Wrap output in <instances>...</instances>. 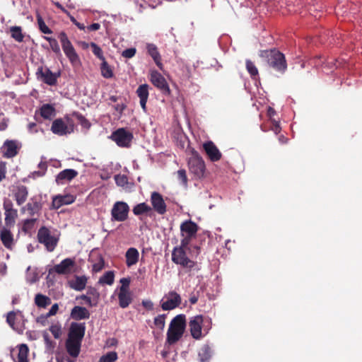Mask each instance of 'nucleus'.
<instances>
[{
	"mask_svg": "<svg viewBox=\"0 0 362 362\" xmlns=\"http://www.w3.org/2000/svg\"><path fill=\"white\" fill-rule=\"evenodd\" d=\"M185 315L180 314L175 316L170 322L167 332V342L173 344L180 340L185 332Z\"/></svg>",
	"mask_w": 362,
	"mask_h": 362,
	"instance_id": "nucleus-2",
	"label": "nucleus"
},
{
	"mask_svg": "<svg viewBox=\"0 0 362 362\" xmlns=\"http://www.w3.org/2000/svg\"><path fill=\"white\" fill-rule=\"evenodd\" d=\"M71 317L76 320H81L89 318L90 313L84 307L75 306L71 312Z\"/></svg>",
	"mask_w": 362,
	"mask_h": 362,
	"instance_id": "nucleus-27",
	"label": "nucleus"
},
{
	"mask_svg": "<svg viewBox=\"0 0 362 362\" xmlns=\"http://www.w3.org/2000/svg\"><path fill=\"white\" fill-rule=\"evenodd\" d=\"M76 265L74 259L71 258H66L59 264H56L53 270L59 274H69L74 272Z\"/></svg>",
	"mask_w": 362,
	"mask_h": 362,
	"instance_id": "nucleus-14",
	"label": "nucleus"
},
{
	"mask_svg": "<svg viewBox=\"0 0 362 362\" xmlns=\"http://www.w3.org/2000/svg\"><path fill=\"white\" fill-rule=\"evenodd\" d=\"M78 175L77 171L73 169H66L60 172L56 177L57 185H64L73 180Z\"/></svg>",
	"mask_w": 362,
	"mask_h": 362,
	"instance_id": "nucleus-18",
	"label": "nucleus"
},
{
	"mask_svg": "<svg viewBox=\"0 0 362 362\" xmlns=\"http://www.w3.org/2000/svg\"><path fill=\"white\" fill-rule=\"evenodd\" d=\"M58 310H59L58 304L57 303H54V305H52V306L51 307L50 310L47 313V315H46L47 317H49L55 315L57 314Z\"/></svg>",
	"mask_w": 362,
	"mask_h": 362,
	"instance_id": "nucleus-56",
	"label": "nucleus"
},
{
	"mask_svg": "<svg viewBox=\"0 0 362 362\" xmlns=\"http://www.w3.org/2000/svg\"><path fill=\"white\" fill-rule=\"evenodd\" d=\"M116 184L118 186L124 187L128 182V179L124 175H117L115 177Z\"/></svg>",
	"mask_w": 362,
	"mask_h": 362,
	"instance_id": "nucleus-50",
	"label": "nucleus"
},
{
	"mask_svg": "<svg viewBox=\"0 0 362 362\" xmlns=\"http://www.w3.org/2000/svg\"><path fill=\"white\" fill-rule=\"evenodd\" d=\"M129 207L126 202H117L112 206L111 215L114 220L117 221H124L128 217Z\"/></svg>",
	"mask_w": 362,
	"mask_h": 362,
	"instance_id": "nucleus-10",
	"label": "nucleus"
},
{
	"mask_svg": "<svg viewBox=\"0 0 362 362\" xmlns=\"http://www.w3.org/2000/svg\"><path fill=\"white\" fill-rule=\"evenodd\" d=\"M76 117L78 119V121L79 124L81 125V127L87 131L90 127L91 124L90 122L86 119L83 115H77Z\"/></svg>",
	"mask_w": 362,
	"mask_h": 362,
	"instance_id": "nucleus-49",
	"label": "nucleus"
},
{
	"mask_svg": "<svg viewBox=\"0 0 362 362\" xmlns=\"http://www.w3.org/2000/svg\"><path fill=\"white\" fill-rule=\"evenodd\" d=\"M101 74L104 78H110L113 76V72L110 66L108 65L105 59L101 64Z\"/></svg>",
	"mask_w": 362,
	"mask_h": 362,
	"instance_id": "nucleus-39",
	"label": "nucleus"
},
{
	"mask_svg": "<svg viewBox=\"0 0 362 362\" xmlns=\"http://www.w3.org/2000/svg\"><path fill=\"white\" fill-rule=\"evenodd\" d=\"M5 211V224L7 227H13L18 217V211L13 208V203L9 199H5L3 204Z\"/></svg>",
	"mask_w": 362,
	"mask_h": 362,
	"instance_id": "nucleus-11",
	"label": "nucleus"
},
{
	"mask_svg": "<svg viewBox=\"0 0 362 362\" xmlns=\"http://www.w3.org/2000/svg\"><path fill=\"white\" fill-rule=\"evenodd\" d=\"M41 210V205L37 202H28L26 205L23 206L21 212L30 216L37 214Z\"/></svg>",
	"mask_w": 362,
	"mask_h": 362,
	"instance_id": "nucleus-22",
	"label": "nucleus"
},
{
	"mask_svg": "<svg viewBox=\"0 0 362 362\" xmlns=\"http://www.w3.org/2000/svg\"><path fill=\"white\" fill-rule=\"evenodd\" d=\"M28 196V192L26 187L23 185L17 187L14 197L18 205L23 204L26 201Z\"/></svg>",
	"mask_w": 362,
	"mask_h": 362,
	"instance_id": "nucleus-29",
	"label": "nucleus"
},
{
	"mask_svg": "<svg viewBox=\"0 0 362 362\" xmlns=\"http://www.w3.org/2000/svg\"><path fill=\"white\" fill-rule=\"evenodd\" d=\"M147 50L148 54L152 57V58L156 63V64L160 66L161 65L160 62V57L157 50L156 46L153 44H148Z\"/></svg>",
	"mask_w": 362,
	"mask_h": 362,
	"instance_id": "nucleus-36",
	"label": "nucleus"
},
{
	"mask_svg": "<svg viewBox=\"0 0 362 362\" xmlns=\"http://www.w3.org/2000/svg\"><path fill=\"white\" fill-rule=\"evenodd\" d=\"M38 241L43 244L49 252H52L58 243V238L52 235L50 230L46 227H42L37 233Z\"/></svg>",
	"mask_w": 362,
	"mask_h": 362,
	"instance_id": "nucleus-6",
	"label": "nucleus"
},
{
	"mask_svg": "<svg viewBox=\"0 0 362 362\" xmlns=\"http://www.w3.org/2000/svg\"><path fill=\"white\" fill-rule=\"evenodd\" d=\"M189 168L190 172L195 176L202 177L204 175L205 170L204 162L199 156H194L189 160Z\"/></svg>",
	"mask_w": 362,
	"mask_h": 362,
	"instance_id": "nucleus-12",
	"label": "nucleus"
},
{
	"mask_svg": "<svg viewBox=\"0 0 362 362\" xmlns=\"http://www.w3.org/2000/svg\"><path fill=\"white\" fill-rule=\"evenodd\" d=\"M75 201V197L71 194L58 195L53 198L52 206L59 209L62 205L70 204Z\"/></svg>",
	"mask_w": 362,
	"mask_h": 362,
	"instance_id": "nucleus-21",
	"label": "nucleus"
},
{
	"mask_svg": "<svg viewBox=\"0 0 362 362\" xmlns=\"http://www.w3.org/2000/svg\"><path fill=\"white\" fill-rule=\"evenodd\" d=\"M125 257L126 264L127 267H130L138 262L139 257V251L134 247H130L126 252Z\"/></svg>",
	"mask_w": 362,
	"mask_h": 362,
	"instance_id": "nucleus-28",
	"label": "nucleus"
},
{
	"mask_svg": "<svg viewBox=\"0 0 362 362\" xmlns=\"http://www.w3.org/2000/svg\"><path fill=\"white\" fill-rule=\"evenodd\" d=\"M151 83L159 88L163 93L169 94L170 88L165 78L158 71H153L151 74Z\"/></svg>",
	"mask_w": 362,
	"mask_h": 362,
	"instance_id": "nucleus-15",
	"label": "nucleus"
},
{
	"mask_svg": "<svg viewBox=\"0 0 362 362\" xmlns=\"http://www.w3.org/2000/svg\"><path fill=\"white\" fill-rule=\"evenodd\" d=\"M199 356L200 358L201 362H205L210 357V349L208 346H204L200 352L199 353Z\"/></svg>",
	"mask_w": 362,
	"mask_h": 362,
	"instance_id": "nucleus-47",
	"label": "nucleus"
},
{
	"mask_svg": "<svg viewBox=\"0 0 362 362\" xmlns=\"http://www.w3.org/2000/svg\"><path fill=\"white\" fill-rule=\"evenodd\" d=\"M56 361H57V362H64V354L61 353L59 351H57L56 352Z\"/></svg>",
	"mask_w": 362,
	"mask_h": 362,
	"instance_id": "nucleus-63",
	"label": "nucleus"
},
{
	"mask_svg": "<svg viewBox=\"0 0 362 362\" xmlns=\"http://www.w3.org/2000/svg\"><path fill=\"white\" fill-rule=\"evenodd\" d=\"M51 43L49 44L52 49L53 50V52H54L55 53H59L60 52V48H59V46L58 45V42L56 40H51Z\"/></svg>",
	"mask_w": 362,
	"mask_h": 362,
	"instance_id": "nucleus-57",
	"label": "nucleus"
},
{
	"mask_svg": "<svg viewBox=\"0 0 362 362\" xmlns=\"http://www.w3.org/2000/svg\"><path fill=\"white\" fill-rule=\"evenodd\" d=\"M203 148L211 161H217L221 159V153L212 141L204 143Z\"/></svg>",
	"mask_w": 362,
	"mask_h": 362,
	"instance_id": "nucleus-17",
	"label": "nucleus"
},
{
	"mask_svg": "<svg viewBox=\"0 0 362 362\" xmlns=\"http://www.w3.org/2000/svg\"><path fill=\"white\" fill-rule=\"evenodd\" d=\"M36 221L37 218L25 219L23 221L22 230L25 233L30 231L34 228Z\"/></svg>",
	"mask_w": 362,
	"mask_h": 362,
	"instance_id": "nucleus-44",
	"label": "nucleus"
},
{
	"mask_svg": "<svg viewBox=\"0 0 362 362\" xmlns=\"http://www.w3.org/2000/svg\"><path fill=\"white\" fill-rule=\"evenodd\" d=\"M151 202L153 209L159 214H163L166 211V205L162 196L153 192L151 195Z\"/></svg>",
	"mask_w": 362,
	"mask_h": 362,
	"instance_id": "nucleus-16",
	"label": "nucleus"
},
{
	"mask_svg": "<svg viewBox=\"0 0 362 362\" xmlns=\"http://www.w3.org/2000/svg\"><path fill=\"white\" fill-rule=\"evenodd\" d=\"M11 37L17 42H21L23 40L24 35L20 26H12L10 28Z\"/></svg>",
	"mask_w": 362,
	"mask_h": 362,
	"instance_id": "nucleus-37",
	"label": "nucleus"
},
{
	"mask_svg": "<svg viewBox=\"0 0 362 362\" xmlns=\"http://www.w3.org/2000/svg\"><path fill=\"white\" fill-rule=\"evenodd\" d=\"M182 239L181 240L180 245L177 247L188 250V245L192 237H188L187 235H182Z\"/></svg>",
	"mask_w": 362,
	"mask_h": 362,
	"instance_id": "nucleus-53",
	"label": "nucleus"
},
{
	"mask_svg": "<svg viewBox=\"0 0 362 362\" xmlns=\"http://www.w3.org/2000/svg\"><path fill=\"white\" fill-rule=\"evenodd\" d=\"M85 333V327L82 324L72 323L68 339L81 341Z\"/></svg>",
	"mask_w": 362,
	"mask_h": 362,
	"instance_id": "nucleus-19",
	"label": "nucleus"
},
{
	"mask_svg": "<svg viewBox=\"0 0 362 362\" xmlns=\"http://www.w3.org/2000/svg\"><path fill=\"white\" fill-rule=\"evenodd\" d=\"M211 320L199 315L189 319V327L192 337L195 339H200L208 334L211 328Z\"/></svg>",
	"mask_w": 362,
	"mask_h": 362,
	"instance_id": "nucleus-1",
	"label": "nucleus"
},
{
	"mask_svg": "<svg viewBox=\"0 0 362 362\" xmlns=\"http://www.w3.org/2000/svg\"><path fill=\"white\" fill-rule=\"evenodd\" d=\"M151 207L146 204L145 202L136 204L132 209L134 215L139 216L144 214H148L151 212Z\"/></svg>",
	"mask_w": 362,
	"mask_h": 362,
	"instance_id": "nucleus-32",
	"label": "nucleus"
},
{
	"mask_svg": "<svg viewBox=\"0 0 362 362\" xmlns=\"http://www.w3.org/2000/svg\"><path fill=\"white\" fill-rule=\"evenodd\" d=\"M15 320H16V313L15 312H10L7 315L6 321L8 323V325L16 331H17L18 333H22L23 329L22 328H18L15 327Z\"/></svg>",
	"mask_w": 362,
	"mask_h": 362,
	"instance_id": "nucleus-41",
	"label": "nucleus"
},
{
	"mask_svg": "<svg viewBox=\"0 0 362 362\" xmlns=\"http://www.w3.org/2000/svg\"><path fill=\"white\" fill-rule=\"evenodd\" d=\"M40 170L35 171L32 173V177L35 178L37 177H41L45 175L47 169V163L45 162H40L38 165Z\"/></svg>",
	"mask_w": 362,
	"mask_h": 362,
	"instance_id": "nucleus-46",
	"label": "nucleus"
},
{
	"mask_svg": "<svg viewBox=\"0 0 362 362\" xmlns=\"http://www.w3.org/2000/svg\"><path fill=\"white\" fill-rule=\"evenodd\" d=\"M119 305L125 308L132 303V295L129 291H125L124 288H119L118 293Z\"/></svg>",
	"mask_w": 362,
	"mask_h": 362,
	"instance_id": "nucleus-26",
	"label": "nucleus"
},
{
	"mask_svg": "<svg viewBox=\"0 0 362 362\" xmlns=\"http://www.w3.org/2000/svg\"><path fill=\"white\" fill-rule=\"evenodd\" d=\"M100 28V25L98 23H93L91 24L88 28V29L89 30H99Z\"/></svg>",
	"mask_w": 362,
	"mask_h": 362,
	"instance_id": "nucleus-64",
	"label": "nucleus"
},
{
	"mask_svg": "<svg viewBox=\"0 0 362 362\" xmlns=\"http://www.w3.org/2000/svg\"><path fill=\"white\" fill-rule=\"evenodd\" d=\"M37 77L44 83L53 86L57 83L59 74L52 72L48 68L40 67L37 71Z\"/></svg>",
	"mask_w": 362,
	"mask_h": 362,
	"instance_id": "nucleus-13",
	"label": "nucleus"
},
{
	"mask_svg": "<svg viewBox=\"0 0 362 362\" xmlns=\"http://www.w3.org/2000/svg\"><path fill=\"white\" fill-rule=\"evenodd\" d=\"M49 331L55 339H59L62 334V325L59 322L52 324L49 327Z\"/></svg>",
	"mask_w": 362,
	"mask_h": 362,
	"instance_id": "nucleus-40",
	"label": "nucleus"
},
{
	"mask_svg": "<svg viewBox=\"0 0 362 362\" xmlns=\"http://www.w3.org/2000/svg\"><path fill=\"white\" fill-rule=\"evenodd\" d=\"M181 235L194 237L197 232V226L191 221H185L180 226Z\"/></svg>",
	"mask_w": 362,
	"mask_h": 362,
	"instance_id": "nucleus-20",
	"label": "nucleus"
},
{
	"mask_svg": "<svg viewBox=\"0 0 362 362\" xmlns=\"http://www.w3.org/2000/svg\"><path fill=\"white\" fill-rule=\"evenodd\" d=\"M117 358V354L115 351H110L102 356L98 362H115Z\"/></svg>",
	"mask_w": 362,
	"mask_h": 362,
	"instance_id": "nucleus-42",
	"label": "nucleus"
},
{
	"mask_svg": "<svg viewBox=\"0 0 362 362\" xmlns=\"http://www.w3.org/2000/svg\"><path fill=\"white\" fill-rule=\"evenodd\" d=\"M103 263L102 262H100L94 264L93 265V270L95 272H98L103 269Z\"/></svg>",
	"mask_w": 362,
	"mask_h": 362,
	"instance_id": "nucleus-61",
	"label": "nucleus"
},
{
	"mask_svg": "<svg viewBox=\"0 0 362 362\" xmlns=\"http://www.w3.org/2000/svg\"><path fill=\"white\" fill-rule=\"evenodd\" d=\"M40 115L45 119H50L55 115V109L51 105H43L40 108Z\"/></svg>",
	"mask_w": 362,
	"mask_h": 362,
	"instance_id": "nucleus-33",
	"label": "nucleus"
},
{
	"mask_svg": "<svg viewBox=\"0 0 362 362\" xmlns=\"http://www.w3.org/2000/svg\"><path fill=\"white\" fill-rule=\"evenodd\" d=\"M28 129L29 132L31 134L37 133L38 132L37 125L34 122H31V123L28 124Z\"/></svg>",
	"mask_w": 362,
	"mask_h": 362,
	"instance_id": "nucleus-60",
	"label": "nucleus"
},
{
	"mask_svg": "<svg viewBox=\"0 0 362 362\" xmlns=\"http://www.w3.org/2000/svg\"><path fill=\"white\" fill-rule=\"evenodd\" d=\"M66 348L69 355L73 357H77L80 352L81 341L77 339H67Z\"/></svg>",
	"mask_w": 362,
	"mask_h": 362,
	"instance_id": "nucleus-25",
	"label": "nucleus"
},
{
	"mask_svg": "<svg viewBox=\"0 0 362 362\" xmlns=\"http://www.w3.org/2000/svg\"><path fill=\"white\" fill-rule=\"evenodd\" d=\"M42 336L46 345V348L49 350H52L54 348L55 344L49 339L48 333L47 332H44Z\"/></svg>",
	"mask_w": 362,
	"mask_h": 362,
	"instance_id": "nucleus-51",
	"label": "nucleus"
},
{
	"mask_svg": "<svg viewBox=\"0 0 362 362\" xmlns=\"http://www.w3.org/2000/svg\"><path fill=\"white\" fill-rule=\"evenodd\" d=\"M6 167L4 164L0 163V182L5 177Z\"/></svg>",
	"mask_w": 362,
	"mask_h": 362,
	"instance_id": "nucleus-62",
	"label": "nucleus"
},
{
	"mask_svg": "<svg viewBox=\"0 0 362 362\" xmlns=\"http://www.w3.org/2000/svg\"><path fill=\"white\" fill-rule=\"evenodd\" d=\"M59 39L63 51L71 64L74 66L79 65L81 63L79 57L70 40L68 39L66 35L64 33H61L59 35Z\"/></svg>",
	"mask_w": 362,
	"mask_h": 362,
	"instance_id": "nucleus-5",
	"label": "nucleus"
},
{
	"mask_svg": "<svg viewBox=\"0 0 362 362\" xmlns=\"http://www.w3.org/2000/svg\"><path fill=\"white\" fill-rule=\"evenodd\" d=\"M35 303L39 308H45L51 303V299L45 295L38 293L35 297Z\"/></svg>",
	"mask_w": 362,
	"mask_h": 362,
	"instance_id": "nucleus-34",
	"label": "nucleus"
},
{
	"mask_svg": "<svg viewBox=\"0 0 362 362\" xmlns=\"http://www.w3.org/2000/svg\"><path fill=\"white\" fill-rule=\"evenodd\" d=\"M177 177H178V179L181 181V182L184 185H187V178L186 171L185 170H179L177 171Z\"/></svg>",
	"mask_w": 362,
	"mask_h": 362,
	"instance_id": "nucleus-54",
	"label": "nucleus"
},
{
	"mask_svg": "<svg viewBox=\"0 0 362 362\" xmlns=\"http://www.w3.org/2000/svg\"><path fill=\"white\" fill-rule=\"evenodd\" d=\"M4 155L7 158H12L18 153V146L14 141H5L3 147Z\"/></svg>",
	"mask_w": 362,
	"mask_h": 362,
	"instance_id": "nucleus-23",
	"label": "nucleus"
},
{
	"mask_svg": "<svg viewBox=\"0 0 362 362\" xmlns=\"http://www.w3.org/2000/svg\"><path fill=\"white\" fill-rule=\"evenodd\" d=\"M246 68L252 76H255L258 74V70L257 67L250 60L246 61Z\"/></svg>",
	"mask_w": 362,
	"mask_h": 362,
	"instance_id": "nucleus-48",
	"label": "nucleus"
},
{
	"mask_svg": "<svg viewBox=\"0 0 362 362\" xmlns=\"http://www.w3.org/2000/svg\"><path fill=\"white\" fill-rule=\"evenodd\" d=\"M261 56L267 57L269 65L276 71L281 72L286 71L287 65L285 57L280 52L276 50L264 51Z\"/></svg>",
	"mask_w": 362,
	"mask_h": 362,
	"instance_id": "nucleus-3",
	"label": "nucleus"
},
{
	"mask_svg": "<svg viewBox=\"0 0 362 362\" xmlns=\"http://www.w3.org/2000/svg\"><path fill=\"white\" fill-rule=\"evenodd\" d=\"M143 306L148 310H151L153 308V303L151 300H144L142 301Z\"/></svg>",
	"mask_w": 362,
	"mask_h": 362,
	"instance_id": "nucleus-59",
	"label": "nucleus"
},
{
	"mask_svg": "<svg viewBox=\"0 0 362 362\" xmlns=\"http://www.w3.org/2000/svg\"><path fill=\"white\" fill-rule=\"evenodd\" d=\"M187 250L175 247L172 252V260L174 263L183 267L192 269L194 267L195 262L187 256Z\"/></svg>",
	"mask_w": 362,
	"mask_h": 362,
	"instance_id": "nucleus-7",
	"label": "nucleus"
},
{
	"mask_svg": "<svg viewBox=\"0 0 362 362\" xmlns=\"http://www.w3.org/2000/svg\"><path fill=\"white\" fill-rule=\"evenodd\" d=\"M90 47L92 48L93 54L100 60L104 61L105 57L103 56L101 48L98 47L95 42L90 43Z\"/></svg>",
	"mask_w": 362,
	"mask_h": 362,
	"instance_id": "nucleus-45",
	"label": "nucleus"
},
{
	"mask_svg": "<svg viewBox=\"0 0 362 362\" xmlns=\"http://www.w3.org/2000/svg\"><path fill=\"white\" fill-rule=\"evenodd\" d=\"M136 93L140 98V105L142 109L146 110V103L148 98V86L147 84H143L138 87Z\"/></svg>",
	"mask_w": 362,
	"mask_h": 362,
	"instance_id": "nucleus-24",
	"label": "nucleus"
},
{
	"mask_svg": "<svg viewBox=\"0 0 362 362\" xmlns=\"http://www.w3.org/2000/svg\"><path fill=\"white\" fill-rule=\"evenodd\" d=\"M136 54V49L135 48H129L122 52V57L125 58H132Z\"/></svg>",
	"mask_w": 362,
	"mask_h": 362,
	"instance_id": "nucleus-55",
	"label": "nucleus"
},
{
	"mask_svg": "<svg viewBox=\"0 0 362 362\" xmlns=\"http://www.w3.org/2000/svg\"><path fill=\"white\" fill-rule=\"evenodd\" d=\"M1 240L2 241L4 245L11 249L13 245V238L11 231L6 228L2 229L0 234Z\"/></svg>",
	"mask_w": 362,
	"mask_h": 362,
	"instance_id": "nucleus-31",
	"label": "nucleus"
},
{
	"mask_svg": "<svg viewBox=\"0 0 362 362\" xmlns=\"http://www.w3.org/2000/svg\"><path fill=\"white\" fill-rule=\"evenodd\" d=\"M87 282L86 276H76L69 281V286L76 291H82L85 288Z\"/></svg>",
	"mask_w": 362,
	"mask_h": 362,
	"instance_id": "nucleus-30",
	"label": "nucleus"
},
{
	"mask_svg": "<svg viewBox=\"0 0 362 362\" xmlns=\"http://www.w3.org/2000/svg\"><path fill=\"white\" fill-rule=\"evenodd\" d=\"M181 303L180 296L175 291H170L160 300V306L163 310H170L178 307Z\"/></svg>",
	"mask_w": 362,
	"mask_h": 362,
	"instance_id": "nucleus-8",
	"label": "nucleus"
},
{
	"mask_svg": "<svg viewBox=\"0 0 362 362\" xmlns=\"http://www.w3.org/2000/svg\"><path fill=\"white\" fill-rule=\"evenodd\" d=\"M120 283L122 284V286L120 288H124L125 291H129V285L130 283V280L127 278H122L120 279Z\"/></svg>",
	"mask_w": 362,
	"mask_h": 362,
	"instance_id": "nucleus-58",
	"label": "nucleus"
},
{
	"mask_svg": "<svg viewBox=\"0 0 362 362\" xmlns=\"http://www.w3.org/2000/svg\"><path fill=\"white\" fill-rule=\"evenodd\" d=\"M132 138V134L123 128L116 130L111 135V139L115 141L119 146L122 147H128L130 145Z\"/></svg>",
	"mask_w": 362,
	"mask_h": 362,
	"instance_id": "nucleus-9",
	"label": "nucleus"
},
{
	"mask_svg": "<svg viewBox=\"0 0 362 362\" xmlns=\"http://www.w3.org/2000/svg\"><path fill=\"white\" fill-rule=\"evenodd\" d=\"M165 315H160L157 316L154 319V324L156 325V326L158 328H159L160 329H163V328L165 327Z\"/></svg>",
	"mask_w": 362,
	"mask_h": 362,
	"instance_id": "nucleus-52",
	"label": "nucleus"
},
{
	"mask_svg": "<svg viewBox=\"0 0 362 362\" xmlns=\"http://www.w3.org/2000/svg\"><path fill=\"white\" fill-rule=\"evenodd\" d=\"M115 275L111 271L105 272L99 279L101 284L112 285L114 282Z\"/></svg>",
	"mask_w": 362,
	"mask_h": 362,
	"instance_id": "nucleus-38",
	"label": "nucleus"
},
{
	"mask_svg": "<svg viewBox=\"0 0 362 362\" xmlns=\"http://www.w3.org/2000/svg\"><path fill=\"white\" fill-rule=\"evenodd\" d=\"M37 21L39 29L42 33L45 34H51L52 33V30L47 26L41 16L39 14L37 15Z\"/></svg>",
	"mask_w": 362,
	"mask_h": 362,
	"instance_id": "nucleus-43",
	"label": "nucleus"
},
{
	"mask_svg": "<svg viewBox=\"0 0 362 362\" xmlns=\"http://www.w3.org/2000/svg\"><path fill=\"white\" fill-rule=\"evenodd\" d=\"M51 130L59 136L69 134L74 131V123L69 117L57 119L52 122Z\"/></svg>",
	"mask_w": 362,
	"mask_h": 362,
	"instance_id": "nucleus-4",
	"label": "nucleus"
},
{
	"mask_svg": "<svg viewBox=\"0 0 362 362\" xmlns=\"http://www.w3.org/2000/svg\"><path fill=\"white\" fill-rule=\"evenodd\" d=\"M28 347L26 344H21L18 347V362H28Z\"/></svg>",
	"mask_w": 362,
	"mask_h": 362,
	"instance_id": "nucleus-35",
	"label": "nucleus"
}]
</instances>
